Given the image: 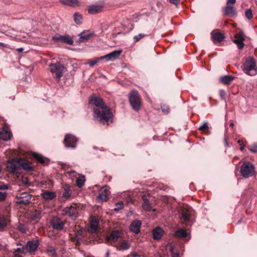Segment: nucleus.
<instances>
[{
	"label": "nucleus",
	"instance_id": "f257e3e1",
	"mask_svg": "<svg viewBox=\"0 0 257 257\" xmlns=\"http://www.w3.org/2000/svg\"><path fill=\"white\" fill-rule=\"evenodd\" d=\"M90 104L97 107L94 109L93 117L103 124L109 125L112 122V114L109 108L106 105L102 99L99 97L91 96L89 98Z\"/></svg>",
	"mask_w": 257,
	"mask_h": 257
},
{
	"label": "nucleus",
	"instance_id": "f03ea898",
	"mask_svg": "<svg viewBox=\"0 0 257 257\" xmlns=\"http://www.w3.org/2000/svg\"><path fill=\"white\" fill-rule=\"evenodd\" d=\"M130 103L133 108L136 111H138L141 106V99L140 94L136 90L132 91L129 95Z\"/></svg>",
	"mask_w": 257,
	"mask_h": 257
},
{
	"label": "nucleus",
	"instance_id": "7ed1b4c3",
	"mask_svg": "<svg viewBox=\"0 0 257 257\" xmlns=\"http://www.w3.org/2000/svg\"><path fill=\"white\" fill-rule=\"evenodd\" d=\"M51 72L53 76L59 81L66 71V68L60 62L51 64L50 65Z\"/></svg>",
	"mask_w": 257,
	"mask_h": 257
},
{
	"label": "nucleus",
	"instance_id": "20e7f679",
	"mask_svg": "<svg viewBox=\"0 0 257 257\" xmlns=\"http://www.w3.org/2000/svg\"><path fill=\"white\" fill-rule=\"evenodd\" d=\"M243 71L249 75H254L256 73L255 69V62L254 59L252 57L247 58L243 63Z\"/></svg>",
	"mask_w": 257,
	"mask_h": 257
},
{
	"label": "nucleus",
	"instance_id": "39448f33",
	"mask_svg": "<svg viewBox=\"0 0 257 257\" xmlns=\"http://www.w3.org/2000/svg\"><path fill=\"white\" fill-rule=\"evenodd\" d=\"M255 168L252 164L249 162H244L240 167V173L245 178H248L253 175Z\"/></svg>",
	"mask_w": 257,
	"mask_h": 257
},
{
	"label": "nucleus",
	"instance_id": "423d86ee",
	"mask_svg": "<svg viewBox=\"0 0 257 257\" xmlns=\"http://www.w3.org/2000/svg\"><path fill=\"white\" fill-rule=\"evenodd\" d=\"M6 167L7 171L14 174L20 173V159H12L7 162Z\"/></svg>",
	"mask_w": 257,
	"mask_h": 257
},
{
	"label": "nucleus",
	"instance_id": "0eeeda50",
	"mask_svg": "<svg viewBox=\"0 0 257 257\" xmlns=\"http://www.w3.org/2000/svg\"><path fill=\"white\" fill-rule=\"evenodd\" d=\"M79 210L77 205L73 204L63 208L62 214L63 215H67L71 219L74 220L78 215Z\"/></svg>",
	"mask_w": 257,
	"mask_h": 257
},
{
	"label": "nucleus",
	"instance_id": "6e6552de",
	"mask_svg": "<svg viewBox=\"0 0 257 257\" xmlns=\"http://www.w3.org/2000/svg\"><path fill=\"white\" fill-rule=\"evenodd\" d=\"M191 211L187 208L183 207L180 212V220L182 223L186 225H191L192 221L190 218Z\"/></svg>",
	"mask_w": 257,
	"mask_h": 257
},
{
	"label": "nucleus",
	"instance_id": "1a4fd4ad",
	"mask_svg": "<svg viewBox=\"0 0 257 257\" xmlns=\"http://www.w3.org/2000/svg\"><path fill=\"white\" fill-rule=\"evenodd\" d=\"M39 245L38 240H29L24 245L26 253H29L31 254H34Z\"/></svg>",
	"mask_w": 257,
	"mask_h": 257
},
{
	"label": "nucleus",
	"instance_id": "9d476101",
	"mask_svg": "<svg viewBox=\"0 0 257 257\" xmlns=\"http://www.w3.org/2000/svg\"><path fill=\"white\" fill-rule=\"evenodd\" d=\"M245 37L246 36L242 31H239L234 35L233 42L237 45V48L240 50L242 49L244 46L243 41Z\"/></svg>",
	"mask_w": 257,
	"mask_h": 257
},
{
	"label": "nucleus",
	"instance_id": "9b49d317",
	"mask_svg": "<svg viewBox=\"0 0 257 257\" xmlns=\"http://www.w3.org/2000/svg\"><path fill=\"white\" fill-rule=\"evenodd\" d=\"M52 40L56 42H61L70 45H73V43L72 38L68 35L63 36L58 34L52 37Z\"/></svg>",
	"mask_w": 257,
	"mask_h": 257
},
{
	"label": "nucleus",
	"instance_id": "f8f14e48",
	"mask_svg": "<svg viewBox=\"0 0 257 257\" xmlns=\"http://www.w3.org/2000/svg\"><path fill=\"white\" fill-rule=\"evenodd\" d=\"M77 138L71 134H66L64 140V143L65 146L67 148L74 149L76 147Z\"/></svg>",
	"mask_w": 257,
	"mask_h": 257
},
{
	"label": "nucleus",
	"instance_id": "ddd939ff",
	"mask_svg": "<svg viewBox=\"0 0 257 257\" xmlns=\"http://www.w3.org/2000/svg\"><path fill=\"white\" fill-rule=\"evenodd\" d=\"M50 224L53 228L61 230L64 228L65 223L60 218L54 216L50 220Z\"/></svg>",
	"mask_w": 257,
	"mask_h": 257
},
{
	"label": "nucleus",
	"instance_id": "4468645a",
	"mask_svg": "<svg viewBox=\"0 0 257 257\" xmlns=\"http://www.w3.org/2000/svg\"><path fill=\"white\" fill-rule=\"evenodd\" d=\"M109 194L110 191L108 187L104 186L101 188L99 191V195L97 197L98 201L101 202L106 201Z\"/></svg>",
	"mask_w": 257,
	"mask_h": 257
},
{
	"label": "nucleus",
	"instance_id": "2eb2a0df",
	"mask_svg": "<svg viewBox=\"0 0 257 257\" xmlns=\"http://www.w3.org/2000/svg\"><path fill=\"white\" fill-rule=\"evenodd\" d=\"M211 39L214 43H220L224 39V36L218 30H214L211 32Z\"/></svg>",
	"mask_w": 257,
	"mask_h": 257
},
{
	"label": "nucleus",
	"instance_id": "dca6fc26",
	"mask_svg": "<svg viewBox=\"0 0 257 257\" xmlns=\"http://www.w3.org/2000/svg\"><path fill=\"white\" fill-rule=\"evenodd\" d=\"M121 232L119 230L112 231L106 238V242L109 244L115 242L121 237Z\"/></svg>",
	"mask_w": 257,
	"mask_h": 257
},
{
	"label": "nucleus",
	"instance_id": "f3484780",
	"mask_svg": "<svg viewBox=\"0 0 257 257\" xmlns=\"http://www.w3.org/2000/svg\"><path fill=\"white\" fill-rule=\"evenodd\" d=\"M31 199V195L28 192H23L18 198V202L19 203L28 204Z\"/></svg>",
	"mask_w": 257,
	"mask_h": 257
},
{
	"label": "nucleus",
	"instance_id": "a211bd4d",
	"mask_svg": "<svg viewBox=\"0 0 257 257\" xmlns=\"http://www.w3.org/2000/svg\"><path fill=\"white\" fill-rule=\"evenodd\" d=\"M141 225L142 222L140 220H135L130 224V229L135 234H138L140 231Z\"/></svg>",
	"mask_w": 257,
	"mask_h": 257
},
{
	"label": "nucleus",
	"instance_id": "6ab92c4d",
	"mask_svg": "<svg viewBox=\"0 0 257 257\" xmlns=\"http://www.w3.org/2000/svg\"><path fill=\"white\" fill-rule=\"evenodd\" d=\"M20 170H21V168L28 171H31L33 170V166L32 164L30 162L22 159H20Z\"/></svg>",
	"mask_w": 257,
	"mask_h": 257
},
{
	"label": "nucleus",
	"instance_id": "aec40b11",
	"mask_svg": "<svg viewBox=\"0 0 257 257\" xmlns=\"http://www.w3.org/2000/svg\"><path fill=\"white\" fill-rule=\"evenodd\" d=\"M41 196L46 201H50L54 199L56 197V194L54 192L49 191L48 190L44 191L42 194Z\"/></svg>",
	"mask_w": 257,
	"mask_h": 257
},
{
	"label": "nucleus",
	"instance_id": "412c9836",
	"mask_svg": "<svg viewBox=\"0 0 257 257\" xmlns=\"http://www.w3.org/2000/svg\"><path fill=\"white\" fill-rule=\"evenodd\" d=\"M131 244L128 241L126 240H120L116 245V248L119 250H126L130 248Z\"/></svg>",
	"mask_w": 257,
	"mask_h": 257
},
{
	"label": "nucleus",
	"instance_id": "4be33fe9",
	"mask_svg": "<svg viewBox=\"0 0 257 257\" xmlns=\"http://www.w3.org/2000/svg\"><path fill=\"white\" fill-rule=\"evenodd\" d=\"M224 14L225 16H231L235 17L237 15V12L234 8L232 6H226L224 8Z\"/></svg>",
	"mask_w": 257,
	"mask_h": 257
},
{
	"label": "nucleus",
	"instance_id": "5701e85b",
	"mask_svg": "<svg viewBox=\"0 0 257 257\" xmlns=\"http://www.w3.org/2000/svg\"><path fill=\"white\" fill-rule=\"evenodd\" d=\"M164 231L163 230L158 227L154 229L153 231V237L155 240H159L160 239L163 235Z\"/></svg>",
	"mask_w": 257,
	"mask_h": 257
},
{
	"label": "nucleus",
	"instance_id": "b1692460",
	"mask_svg": "<svg viewBox=\"0 0 257 257\" xmlns=\"http://www.w3.org/2000/svg\"><path fill=\"white\" fill-rule=\"evenodd\" d=\"M32 155L39 163L42 164L47 165L49 163V160L48 159L44 158L37 153H33Z\"/></svg>",
	"mask_w": 257,
	"mask_h": 257
},
{
	"label": "nucleus",
	"instance_id": "393cba45",
	"mask_svg": "<svg viewBox=\"0 0 257 257\" xmlns=\"http://www.w3.org/2000/svg\"><path fill=\"white\" fill-rule=\"evenodd\" d=\"M93 33L90 32H83L80 34V38L79 39V42H85L88 41V40L92 36Z\"/></svg>",
	"mask_w": 257,
	"mask_h": 257
},
{
	"label": "nucleus",
	"instance_id": "a878e982",
	"mask_svg": "<svg viewBox=\"0 0 257 257\" xmlns=\"http://www.w3.org/2000/svg\"><path fill=\"white\" fill-rule=\"evenodd\" d=\"M11 137L12 133L11 132L4 129L2 131L0 130V139L4 141H8L11 138Z\"/></svg>",
	"mask_w": 257,
	"mask_h": 257
},
{
	"label": "nucleus",
	"instance_id": "bb28decb",
	"mask_svg": "<svg viewBox=\"0 0 257 257\" xmlns=\"http://www.w3.org/2000/svg\"><path fill=\"white\" fill-rule=\"evenodd\" d=\"M102 9V7L100 6L93 5L88 9V12L89 14H95L101 11Z\"/></svg>",
	"mask_w": 257,
	"mask_h": 257
},
{
	"label": "nucleus",
	"instance_id": "cd10ccee",
	"mask_svg": "<svg viewBox=\"0 0 257 257\" xmlns=\"http://www.w3.org/2000/svg\"><path fill=\"white\" fill-rule=\"evenodd\" d=\"M234 77L231 75H225L220 78V80L223 83L228 85L232 81Z\"/></svg>",
	"mask_w": 257,
	"mask_h": 257
},
{
	"label": "nucleus",
	"instance_id": "c85d7f7f",
	"mask_svg": "<svg viewBox=\"0 0 257 257\" xmlns=\"http://www.w3.org/2000/svg\"><path fill=\"white\" fill-rule=\"evenodd\" d=\"M63 4L69 6H78V1L77 0H59Z\"/></svg>",
	"mask_w": 257,
	"mask_h": 257
},
{
	"label": "nucleus",
	"instance_id": "c756f323",
	"mask_svg": "<svg viewBox=\"0 0 257 257\" xmlns=\"http://www.w3.org/2000/svg\"><path fill=\"white\" fill-rule=\"evenodd\" d=\"M142 206L144 209L146 211H150L151 210V206L149 200L144 196L143 197Z\"/></svg>",
	"mask_w": 257,
	"mask_h": 257
},
{
	"label": "nucleus",
	"instance_id": "7c9ffc66",
	"mask_svg": "<svg viewBox=\"0 0 257 257\" xmlns=\"http://www.w3.org/2000/svg\"><path fill=\"white\" fill-rule=\"evenodd\" d=\"M175 235L178 238H183L187 236V233L185 230L180 229L176 231Z\"/></svg>",
	"mask_w": 257,
	"mask_h": 257
},
{
	"label": "nucleus",
	"instance_id": "2f4dec72",
	"mask_svg": "<svg viewBox=\"0 0 257 257\" xmlns=\"http://www.w3.org/2000/svg\"><path fill=\"white\" fill-rule=\"evenodd\" d=\"M46 253L51 257H56V249L52 246H48L46 249Z\"/></svg>",
	"mask_w": 257,
	"mask_h": 257
},
{
	"label": "nucleus",
	"instance_id": "473e14b6",
	"mask_svg": "<svg viewBox=\"0 0 257 257\" xmlns=\"http://www.w3.org/2000/svg\"><path fill=\"white\" fill-rule=\"evenodd\" d=\"M122 52L121 50H115L110 53V57L112 60H114L118 58L119 56Z\"/></svg>",
	"mask_w": 257,
	"mask_h": 257
},
{
	"label": "nucleus",
	"instance_id": "72a5a7b5",
	"mask_svg": "<svg viewBox=\"0 0 257 257\" xmlns=\"http://www.w3.org/2000/svg\"><path fill=\"white\" fill-rule=\"evenodd\" d=\"M82 15L78 13H75L74 14V20L76 24L80 25L82 23Z\"/></svg>",
	"mask_w": 257,
	"mask_h": 257
},
{
	"label": "nucleus",
	"instance_id": "f704fd0d",
	"mask_svg": "<svg viewBox=\"0 0 257 257\" xmlns=\"http://www.w3.org/2000/svg\"><path fill=\"white\" fill-rule=\"evenodd\" d=\"M20 253H22L24 255L27 254L25 246H22L21 247H18L16 249H15L14 250L13 254H20Z\"/></svg>",
	"mask_w": 257,
	"mask_h": 257
},
{
	"label": "nucleus",
	"instance_id": "c9c22d12",
	"mask_svg": "<svg viewBox=\"0 0 257 257\" xmlns=\"http://www.w3.org/2000/svg\"><path fill=\"white\" fill-rule=\"evenodd\" d=\"M97 229V224L96 221L92 220L90 222L89 231L92 233L95 232Z\"/></svg>",
	"mask_w": 257,
	"mask_h": 257
},
{
	"label": "nucleus",
	"instance_id": "e433bc0d",
	"mask_svg": "<svg viewBox=\"0 0 257 257\" xmlns=\"http://www.w3.org/2000/svg\"><path fill=\"white\" fill-rule=\"evenodd\" d=\"M84 182H85V179H84V177L83 176H82L80 177H79L76 180V184H77V186L79 188L82 187L83 186Z\"/></svg>",
	"mask_w": 257,
	"mask_h": 257
},
{
	"label": "nucleus",
	"instance_id": "4c0bfd02",
	"mask_svg": "<svg viewBox=\"0 0 257 257\" xmlns=\"http://www.w3.org/2000/svg\"><path fill=\"white\" fill-rule=\"evenodd\" d=\"M199 130L202 132H207L209 130V127L208 126V122H204V123L199 127Z\"/></svg>",
	"mask_w": 257,
	"mask_h": 257
},
{
	"label": "nucleus",
	"instance_id": "58836bf2",
	"mask_svg": "<svg viewBox=\"0 0 257 257\" xmlns=\"http://www.w3.org/2000/svg\"><path fill=\"white\" fill-rule=\"evenodd\" d=\"M71 195L70 190L68 187H66L64 188V192L62 194V197L67 199H68Z\"/></svg>",
	"mask_w": 257,
	"mask_h": 257
},
{
	"label": "nucleus",
	"instance_id": "ea45409f",
	"mask_svg": "<svg viewBox=\"0 0 257 257\" xmlns=\"http://www.w3.org/2000/svg\"><path fill=\"white\" fill-rule=\"evenodd\" d=\"M174 245L172 243L168 244L167 247H169L172 257H179V253L175 252L173 249Z\"/></svg>",
	"mask_w": 257,
	"mask_h": 257
},
{
	"label": "nucleus",
	"instance_id": "a19ab883",
	"mask_svg": "<svg viewBox=\"0 0 257 257\" xmlns=\"http://www.w3.org/2000/svg\"><path fill=\"white\" fill-rule=\"evenodd\" d=\"M7 222L6 219L4 217H0V230H2L6 227Z\"/></svg>",
	"mask_w": 257,
	"mask_h": 257
},
{
	"label": "nucleus",
	"instance_id": "79ce46f5",
	"mask_svg": "<svg viewBox=\"0 0 257 257\" xmlns=\"http://www.w3.org/2000/svg\"><path fill=\"white\" fill-rule=\"evenodd\" d=\"M123 207V203L122 201H119L115 203V207L113 210L115 212H118L120 210L122 209Z\"/></svg>",
	"mask_w": 257,
	"mask_h": 257
},
{
	"label": "nucleus",
	"instance_id": "37998d69",
	"mask_svg": "<svg viewBox=\"0 0 257 257\" xmlns=\"http://www.w3.org/2000/svg\"><path fill=\"white\" fill-rule=\"evenodd\" d=\"M41 212L39 210H35L32 214V218L36 220L40 218Z\"/></svg>",
	"mask_w": 257,
	"mask_h": 257
},
{
	"label": "nucleus",
	"instance_id": "c03bdc74",
	"mask_svg": "<svg viewBox=\"0 0 257 257\" xmlns=\"http://www.w3.org/2000/svg\"><path fill=\"white\" fill-rule=\"evenodd\" d=\"M85 233V231L83 228H81L75 233V235L78 239H80V236H84Z\"/></svg>",
	"mask_w": 257,
	"mask_h": 257
},
{
	"label": "nucleus",
	"instance_id": "a18cd8bd",
	"mask_svg": "<svg viewBox=\"0 0 257 257\" xmlns=\"http://www.w3.org/2000/svg\"><path fill=\"white\" fill-rule=\"evenodd\" d=\"M245 17L248 19L251 20L252 18V14L251 9H247L245 12Z\"/></svg>",
	"mask_w": 257,
	"mask_h": 257
},
{
	"label": "nucleus",
	"instance_id": "49530a36",
	"mask_svg": "<svg viewBox=\"0 0 257 257\" xmlns=\"http://www.w3.org/2000/svg\"><path fill=\"white\" fill-rule=\"evenodd\" d=\"M248 148L250 151L253 153H256L257 152V144L254 143L252 145L249 146Z\"/></svg>",
	"mask_w": 257,
	"mask_h": 257
},
{
	"label": "nucleus",
	"instance_id": "de8ad7c7",
	"mask_svg": "<svg viewBox=\"0 0 257 257\" xmlns=\"http://www.w3.org/2000/svg\"><path fill=\"white\" fill-rule=\"evenodd\" d=\"M100 60V59H99V58H96L95 59H94L93 60L89 61V62H88V64L91 66V67H92L93 66H94L95 64H96L98 61Z\"/></svg>",
	"mask_w": 257,
	"mask_h": 257
},
{
	"label": "nucleus",
	"instance_id": "09e8293b",
	"mask_svg": "<svg viewBox=\"0 0 257 257\" xmlns=\"http://www.w3.org/2000/svg\"><path fill=\"white\" fill-rule=\"evenodd\" d=\"M147 36V35H145L143 34H139L138 35L135 36L134 37V40L135 42H138L139 40H140L142 38H143L144 37Z\"/></svg>",
	"mask_w": 257,
	"mask_h": 257
},
{
	"label": "nucleus",
	"instance_id": "8fccbe9b",
	"mask_svg": "<svg viewBox=\"0 0 257 257\" xmlns=\"http://www.w3.org/2000/svg\"><path fill=\"white\" fill-rule=\"evenodd\" d=\"M18 229L23 233L26 232L27 230L26 226L23 224H19L18 225Z\"/></svg>",
	"mask_w": 257,
	"mask_h": 257
},
{
	"label": "nucleus",
	"instance_id": "3c124183",
	"mask_svg": "<svg viewBox=\"0 0 257 257\" xmlns=\"http://www.w3.org/2000/svg\"><path fill=\"white\" fill-rule=\"evenodd\" d=\"M99 59H100V60L103 59H106L107 61L112 60L109 53L105 56L99 57Z\"/></svg>",
	"mask_w": 257,
	"mask_h": 257
},
{
	"label": "nucleus",
	"instance_id": "603ef678",
	"mask_svg": "<svg viewBox=\"0 0 257 257\" xmlns=\"http://www.w3.org/2000/svg\"><path fill=\"white\" fill-rule=\"evenodd\" d=\"M6 194H7V193L6 192L0 191V200L1 201H3L6 199Z\"/></svg>",
	"mask_w": 257,
	"mask_h": 257
},
{
	"label": "nucleus",
	"instance_id": "864d4df0",
	"mask_svg": "<svg viewBox=\"0 0 257 257\" xmlns=\"http://www.w3.org/2000/svg\"><path fill=\"white\" fill-rule=\"evenodd\" d=\"M162 110L166 113H168L169 112V108L168 106H166L165 105L161 106Z\"/></svg>",
	"mask_w": 257,
	"mask_h": 257
},
{
	"label": "nucleus",
	"instance_id": "5fc2aeb1",
	"mask_svg": "<svg viewBox=\"0 0 257 257\" xmlns=\"http://www.w3.org/2000/svg\"><path fill=\"white\" fill-rule=\"evenodd\" d=\"M219 95L222 99H225L226 92L224 90H220L219 91Z\"/></svg>",
	"mask_w": 257,
	"mask_h": 257
},
{
	"label": "nucleus",
	"instance_id": "6e6d98bb",
	"mask_svg": "<svg viewBox=\"0 0 257 257\" xmlns=\"http://www.w3.org/2000/svg\"><path fill=\"white\" fill-rule=\"evenodd\" d=\"M8 189V186L7 185L3 184L0 185V191H6Z\"/></svg>",
	"mask_w": 257,
	"mask_h": 257
},
{
	"label": "nucleus",
	"instance_id": "4d7b16f0",
	"mask_svg": "<svg viewBox=\"0 0 257 257\" xmlns=\"http://www.w3.org/2000/svg\"><path fill=\"white\" fill-rule=\"evenodd\" d=\"M236 0H227L226 3V6H230V4L233 5L235 4Z\"/></svg>",
	"mask_w": 257,
	"mask_h": 257
},
{
	"label": "nucleus",
	"instance_id": "13d9d810",
	"mask_svg": "<svg viewBox=\"0 0 257 257\" xmlns=\"http://www.w3.org/2000/svg\"><path fill=\"white\" fill-rule=\"evenodd\" d=\"M131 255L133 256V257H140L141 256V255H140L139 254H138L137 252H133L131 253Z\"/></svg>",
	"mask_w": 257,
	"mask_h": 257
},
{
	"label": "nucleus",
	"instance_id": "bf43d9fd",
	"mask_svg": "<svg viewBox=\"0 0 257 257\" xmlns=\"http://www.w3.org/2000/svg\"><path fill=\"white\" fill-rule=\"evenodd\" d=\"M169 2L171 4L177 5L179 2V0H169Z\"/></svg>",
	"mask_w": 257,
	"mask_h": 257
},
{
	"label": "nucleus",
	"instance_id": "052dcab7",
	"mask_svg": "<svg viewBox=\"0 0 257 257\" xmlns=\"http://www.w3.org/2000/svg\"><path fill=\"white\" fill-rule=\"evenodd\" d=\"M12 257H23V256L20 254H13Z\"/></svg>",
	"mask_w": 257,
	"mask_h": 257
},
{
	"label": "nucleus",
	"instance_id": "680f3d73",
	"mask_svg": "<svg viewBox=\"0 0 257 257\" xmlns=\"http://www.w3.org/2000/svg\"><path fill=\"white\" fill-rule=\"evenodd\" d=\"M23 51V48H20L18 49V51L19 52H22Z\"/></svg>",
	"mask_w": 257,
	"mask_h": 257
},
{
	"label": "nucleus",
	"instance_id": "e2e57ef3",
	"mask_svg": "<svg viewBox=\"0 0 257 257\" xmlns=\"http://www.w3.org/2000/svg\"><path fill=\"white\" fill-rule=\"evenodd\" d=\"M242 142V141H240V140H239L238 141V143L241 146V143Z\"/></svg>",
	"mask_w": 257,
	"mask_h": 257
},
{
	"label": "nucleus",
	"instance_id": "0e129e2a",
	"mask_svg": "<svg viewBox=\"0 0 257 257\" xmlns=\"http://www.w3.org/2000/svg\"><path fill=\"white\" fill-rule=\"evenodd\" d=\"M240 150L241 151H243L244 150V146H241L240 148Z\"/></svg>",
	"mask_w": 257,
	"mask_h": 257
},
{
	"label": "nucleus",
	"instance_id": "69168bd1",
	"mask_svg": "<svg viewBox=\"0 0 257 257\" xmlns=\"http://www.w3.org/2000/svg\"><path fill=\"white\" fill-rule=\"evenodd\" d=\"M17 245H20V246H21L22 247V246H24L22 243H17Z\"/></svg>",
	"mask_w": 257,
	"mask_h": 257
},
{
	"label": "nucleus",
	"instance_id": "338daca9",
	"mask_svg": "<svg viewBox=\"0 0 257 257\" xmlns=\"http://www.w3.org/2000/svg\"><path fill=\"white\" fill-rule=\"evenodd\" d=\"M109 251H107L106 253V256L105 257H109Z\"/></svg>",
	"mask_w": 257,
	"mask_h": 257
},
{
	"label": "nucleus",
	"instance_id": "774afa93",
	"mask_svg": "<svg viewBox=\"0 0 257 257\" xmlns=\"http://www.w3.org/2000/svg\"><path fill=\"white\" fill-rule=\"evenodd\" d=\"M230 126L231 127H233V126H234V123H231L230 124Z\"/></svg>",
	"mask_w": 257,
	"mask_h": 257
}]
</instances>
